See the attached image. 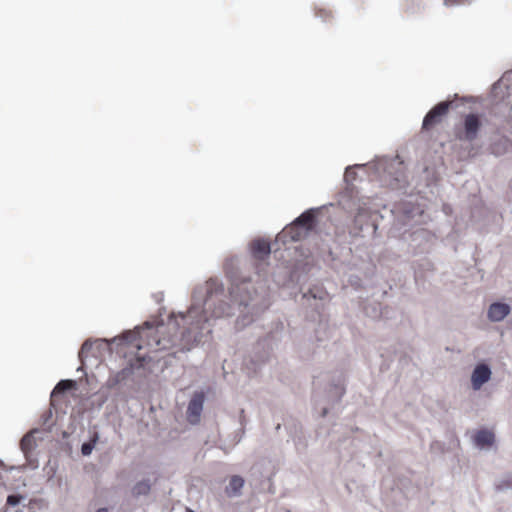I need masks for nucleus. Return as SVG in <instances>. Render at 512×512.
<instances>
[{
    "mask_svg": "<svg viewBox=\"0 0 512 512\" xmlns=\"http://www.w3.org/2000/svg\"><path fill=\"white\" fill-rule=\"evenodd\" d=\"M464 0H444L446 6L460 5L463 4Z\"/></svg>",
    "mask_w": 512,
    "mask_h": 512,
    "instance_id": "obj_36",
    "label": "nucleus"
},
{
    "mask_svg": "<svg viewBox=\"0 0 512 512\" xmlns=\"http://www.w3.org/2000/svg\"><path fill=\"white\" fill-rule=\"evenodd\" d=\"M390 212L394 219L393 224L398 229L406 226L413 227L414 225L425 222L427 218L420 204L407 199L394 203Z\"/></svg>",
    "mask_w": 512,
    "mask_h": 512,
    "instance_id": "obj_8",
    "label": "nucleus"
},
{
    "mask_svg": "<svg viewBox=\"0 0 512 512\" xmlns=\"http://www.w3.org/2000/svg\"><path fill=\"white\" fill-rule=\"evenodd\" d=\"M154 328H155V321H146L143 323L142 327H136L133 332H131V331L124 332L123 335L121 337H119V340L124 342L125 344L133 345L134 342L138 338H140V339L143 338V333L145 331H149V333H147V335H146L147 337H149L150 333L154 330ZM117 340H118V338L115 337V338H113L112 342H115Z\"/></svg>",
    "mask_w": 512,
    "mask_h": 512,
    "instance_id": "obj_15",
    "label": "nucleus"
},
{
    "mask_svg": "<svg viewBox=\"0 0 512 512\" xmlns=\"http://www.w3.org/2000/svg\"><path fill=\"white\" fill-rule=\"evenodd\" d=\"M81 363H82V365H81V366H79V367L77 368V372H83V373L85 374V370H84V368H83L84 361H83V362H81Z\"/></svg>",
    "mask_w": 512,
    "mask_h": 512,
    "instance_id": "obj_38",
    "label": "nucleus"
},
{
    "mask_svg": "<svg viewBox=\"0 0 512 512\" xmlns=\"http://www.w3.org/2000/svg\"><path fill=\"white\" fill-rule=\"evenodd\" d=\"M290 439L294 442L295 448L298 452H302L306 449L307 440L304 437L303 433H299L297 434V436H293Z\"/></svg>",
    "mask_w": 512,
    "mask_h": 512,
    "instance_id": "obj_30",
    "label": "nucleus"
},
{
    "mask_svg": "<svg viewBox=\"0 0 512 512\" xmlns=\"http://www.w3.org/2000/svg\"><path fill=\"white\" fill-rule=\"evenodd\" d=\"M121 382H122V381H121L119 378H117V376H116V375H114V376L110 377V378L107 380V386H108V388L113 389V388H115L118 384H120Z\"/></svg>",
    "mask_w": 512,
    "mask_h": 512,
    "instance_id": "obj_34",
    "label": "nucleus"
},
{
    "mask_svg": "<svg viewBox=\"0 0 512 512\" xmlns=\"http://www.w3.org/2000/svg\"><path fill=\"white\" fill-rule=\"evenodd\" d=\"M318 208H310L300 214L294 221L287 225L275 239L276 250L281 249V245L287 248L289 242H298L305 239L312 232L317 224Z\"/></svg>",
    "mask_w": 512,
    "mask_h": 512,
    "instance_id": "obj_5",
    "label": "nucleus"
},
{
    "mask_svg": "<svg viewBox=\"0 0 512 512\" xmlns=\"http://www.w3.org/2000/svg\"><path fill=\"white\" fill-rule=\"evenodd\" d=\"M495 489L497 492L512 491V476L506 475L495 483Z\"/></svg>",
    "mask_w": 512,
    "mask_h": 512,
    "instance_id": "obj_28",
    "label": "nucleus"
},
{
    "mask_svg": "<svg viewBox=\"0 0 512 512\" xmlns=\"http://www.w3.org/2000/svg\"><path fill=\"white\" fill-rule=\"evenodd\" d=\"M152 489V481L150 478H143L139 481H137L132 487H131V496L134 499H140L141 497H146L150 494Z\"/></svg>",
    "mask_w": 512,
    "mask_h": 512,
    "instance_id": "obj_22",
    "label": "nucleus"
},
{
    "mask_svg": "<svg viewBox=\"0 0 512 512\" xmlns=\"http://www.w3.org/2000/svg\"><path fill=\"white\" fill-rule=\"evenodd\" d=\"M365 165L364 164H356L354 166H347L345 168V173H344V180L349 183L353 180L356 179V172L354 171L355 168H360V167H364Z\"/></svg>",
    "mask_w": 512,
    "mask_h": 512,
    "instance_id": "obj_31",
    "label": "nucleus"
},
{
    "mask_svg": "<svg viewBox=\"0 0 512 512\" xmlns=\"http://www.w3.org/2000/svg\"><path fill=\"white\" fill-rule=\"evenodd\" d=\"M271 251V243L262 238H257L250 243V252L255 260L263 261L270 255Z\"/></svg>",
    "mask_w": 512,
    "mask_h": 512,
    "instance_id": "obj_17",
    "label": "nucleus"
},
{
    "mask_svg": "<svg viewBox=\"0 0 512 512\" xmlns=\"http://www.w3.org/2000/svg\"><path fill=\"white\" fill-rule=\"evenodd\" d=\"M284 426L289 434V438H291L293 436H297V434H299V433H302V426H301L300 422H298L294 419H291V420L285 422Z\"/></svg>",
    "mask_w": 512,
    "mask_h": 512,
    "instance_id": "obj_29",
    "label": "nucleus"
},
{
    "mask_svg": "<svg viewBox=\"0 0 512 512\" xmlns=\"http://www.w3.org/2000/svg\"><path fill=\"white\" fill-rule=\"evenodd\" d=\"M345 394V379L343 375L334 376L323 394L315 392L313 395V406L320 417H325L331 409L335 408Z\"/></svg>",
    "mask_w": 512,
    "mask_h": 512,
    "instance_id": "obj_7",
    "label": "nucleus"
},
{
    "mask_svg": "<svg viewBox=\"0 0 512 512\" xmlns=\"http://www.w3.org/2000/svg\"><path fill=\"white\" fill-rule=\"evenodd\" d=\"M39 431L40 430L38 428H34L29 433L25 434L20 440V449L31 468L38 467V462L37 459L33 456V451L36 447L34 434L38 433Z\"/></svg>",
    "mask_w": 512,
    "mask_h": 512,
    "instance_id": "obj_13",
    "label": "nucleus"
},
{
    "mask_svg": "<svg viewBox=\"0 0 512 512\" xmlns=\"http://www.w3.org/2000/svg\"><path fill=\"white\" fill-rule=\"evenodd\" d=\"M99 440V433L97 431H93L90 435V438L88 441H85L81 445V454L83 456H89L91 455L93 449L95 448L97 442Z\"/></svg>",
    "mask_w": 512,
    "mask_h": 512,
    "instance_id": "obj_27",
    "label": "nucleus"
},
{
    "mask_svg": "<svg viewBox=\"0 0 512 512\" xmlns=\"http://www.w3.org/2000/svg\"><path fill=\"white\" fill-rule=\"evenodd\" d=\"M347 454H348L349 456H352V455L354 454V451H349V452H347Z\"/></svg>",
    "mask_w": 512,
    "mask_h": 512,
    "instance_id": "obj_41",
    "label": "nucleus"
},
{
    "mask_svg": "<svg viewBox=\"0 0 512 512\" xmlns=\"http://www.w3.org/2000/svg\"><path fill=\"white\" fill-rule=\"evenodd\" d=\"M25 497L19 493H13L7 496L6 499V505L9 507H16L18 506Z\"/></svg>",
    "mask_w": 512,
    "mask_h": 512,
    "instance_id": "obj_32",
    "label": "nucleus"
},
{
    "mask_svg": "<svg viewBox=\"0 0 512 512\" xmlns=\"http://www.w3.org/2000/svg\"><path fill=\"white\" fill-rule=\"evenodd\" d=\"M237 256L227 258L224 270L232 282L226 291L223 282L218 278H210L197 285L192 292V302L186 313L180 312L178 320L172 314L167 323L168 338L155 340L159 349L168 346L178 350L168 353L166 364L171 357L185 354L194 346L208 340L212 332V319L232 316L239 313L236 325L245 327L252 323L260 313L270 306L269 289L263 280L256 283L249 277L240 275Z\"/></svg>",
    "mask_w": 512,
    "mask_h": 512,
    "instance_id": "obj_1",
    "label": "nucleus"
},
{
    "mask_svg": "<svg viewBox=\"0 0 512 512\" xmlns=\"http://www.w3.org/2000/svg\"><path fill=\"white\" fill-rule=\"evenodd\" d=\"M403 238L413 254L426 252L430 245L434 243L435 234L430 230L418 227L414 230H404Z\"/></svg>",
    "mask_w": 512,
    "mask_h": 512,
    "instance_id": "obj_9",
    "label": "nucleus"
},
{
    "mask_svg": "<svg viewBox=\"0 0 512 512\" xmlns=\"http://www.w3.org/2000/svg\"><path fill=\"white\" fill-rule=\"evenodd\" d=\"M96 512H108V509L106 507H102L97 509Z\"/></svg>",
    "mask_w": 512,
    "mask_h": 512,
    "instance_id": "obj_39",
    "label": "nucleus"
},
{
    "mask_svg": "<svg viewBox=\"0 0 512 512\" xmlns=\"http://www.w3.org/2000/svg\"><path fill=\"white\" fill-rule=\"evenodd\" d=\"M75 388H76V381L75 380L63 379V380H60L56 384V386L52 390L51 396H54V395H57V394L63 395L67 391L75 389Z\"/></svg>",
    "mask_w": 512,
    "mask_h": 512,
    "instance_id": "obj_26",
    "label": "nucleus"
},
{
    "mask_svg": "<svg viewBox=\"0 0 512 512\" xmlns=\"http://www.w3.org/2000/svg\"><path fill=\"white\" fill-rule=\"evenodd\" d=\"M244 478L240 475H233L228 485L225 487V493L228 497L234 498L241 495L242 488L244 486Z\"/></svg>",
    "mask_w": 512,
    "mask_h": 512,
    "instance_id": "obj_23",
    "label": "nucleus"
},
{
    "mask_svg": "<svg viewBox=\"0 0 512 512\" xmlns=\"http://www.w3.org/2000/svg\"><path fill=\"white\" fill-rule=\"evenodd\" d=\"M186 512H195V511L192 510V509L187 508Z\"/></svg>",
    "mask_w": 512,
    "mask_h": 512,
    "instance_id": "obj_42",
    "label": "nucleus"
},
{
    "mask_svg": "<svg viewBox=\"0 0 512 512\" xmlns=\"http://www.w3.org/2000/svg\"><path fill=\"white\" fill-rule=\"evenodd\" d=\"M453 102L449 100L441 101L433 106L425 115L422 122V129L429 130L436 124H438L442 117L447 114Z\"/></svg>",
    "mask_w": 512,
    "mask_h": 512,
    "instance_id": "obj_12",
    "label": "nucleus"
},
{
    "mask_svg": "<svg viewBox=\"0 0 512 512\" xmlns=\"http://www.w3.org/2000/svg\"><path fill=\"white\" fill-rule=\"evenodd\" d=\"M510 311L511 307L509 304L496 301L489 305L487 318L491 322H500L509 315Z\"/></svg>",
    "mask_w": 512,
    "mask_h": 512,
    "instance_id": "obj_18",
    "label": "nucleus"
},
{
    "mask_svg": "<svg viewBox=\"0 0 512 512\" xmlns=\"http://www.w3.org/2000/svg\"><path fill=\"white\" fill-rule=\"evenodd\" d=\"M52 418V411H45L41 416L42 424H46Z\"/></svg>",
    "mask_w": 512,
    "mask_h": 512,
    "instance_id": "obj_35",
    "label": "nucleus"
},
{
    "mask_svg": "<svg viewBox=\"0 0 512 512\" xmlns=\"http://www.w3.org/2000/svg\"><path fill=\"white\" fill-rule=\"evenodd\" d=\"M374 174L382 186L406 192L408 179L403 161L398 156L381 158L373 164Z\"/></svg>",
    "mask_w": 512,
    "mask_h": 512,
    "instance_id": "obj_4",
    "label": "nucleus"
},
{
    "mask_svg": "<svg viewBox=\"0 0 512 512\" xmlns=\"http://www.w3.org/2000/svg\"><path fill=\"white\" fill-rule=\"evenodd\" d=\"M490 152L495 156H502L512 150V141L506 136H496L490 144Z\"/></svg>",
    "mask_w": 512,
    "mask_h": 512,
    "instance_id": "obj_20",
    "label": "nucleus"
},
{
    "mask_svg": "<svg viewBox=\"0 0 512 512\" xmlns=\"http://www.w3.org/2000/svg\"><path fill=\"white\" fill-rule=\"evenodd\" d=\"M284 323L276 320L271 323L269 332L254 345L249 358L245 361L247 369L256 373L269 360L274 348L281 342L284 334Z\"/></svg>",
    "mask_w": 512,
    "mask_h": 512,
    "instance_id": "obj_3",
    "label": "nucleus"
},
{
    "mask_svg": "<svg viewBox=\"0 0 512 512\" xmlns=\"http://www.w3.org/2000/svg\"><path fill=\"white\" fill-rule=\"evenodd\" d=\"M377 229L378 225L375 218L365 211L360 210L354 217L350 233L353 236L362 238L374 237Z\"/></svg>",
    "mask_w": 512,
    "mask_h": 512,
    "instance_id": "obj_10",
    "label": "nucleus"
},
{
    "mask_svg": "<svg viewBox=\"0 0 512 512\" xmlns=\"http://www.w3.org/2000/svg\"><path fill=\"white\" fill-rule=\"evenodd\" d=\"M143 364H144V358L143 357H138L136 359V363L135 364L131 362L128 366H126L125 368L121 369L115 375L117 376V378H119L123 382V381H125L127 378H129L133 374V371H134L135 368L139 369V368L143 367Z\"/></svg>",
    "mask_w": 512,
    "mask_h": 512,
    "instance_id": "obj_24",
    "label": "nucleus"
},
{
    "mask_svg": "<svg viewBox=\"0 0 512 512\" xmlns=\"http://www.w3.org/2000/svg\"><path fill=\"white\" fill-rule=\"evenodd\" d=\"M280 428H281V424H277V426L275 427L276 431H278Z\"/></svg>",
    "mask_w": 512,
    "mask_h": 512,
    "instance_id": "obj_40",
    "label": "nucleus"
},
{
    "mask_svg": "<svg viewBox=\"0 0 512 512\" xmlns=\"http://www.w3.org/2000/svg\"><path fill=\"white\" fill-rule=\"evenodd\" d=\"M313 266L308 262H299L287 272V280L283 283L287 287H298L301 293V305L313 313L320 314L324 304L329 299L325 287L312 281Z\"/></svg>",
    "mask_w": 512,
    "mask_h": 512,
    "instance_id": "obj_2",
    "label": "nucleus"
},
{
    "mask_svg": "<svg viewBox=\"0 0 512 512\" xmlns=\"http://www.w3.org/2000/svg\"><path fill=\"white\" fill-rule=\"evenodd\" d=\"M205 398L206 395L204 391L201 390L194 392L187 407V414L190 418H195L196 420L199 419L203 410Z\"/></svg>",
    "mask_w": 512,
    "mask_h": 512,
    "instance_id": "obj_19",
    "label": "nucleus"
},
{
    "mask_svg": "<svg viewBox=\"0 0 512 512\" xmlns=\"http://www.w3.org/2000/svg\"><path fill=\"white\" fill-rule=\"evenodd\" d=\"M163 328H164V323H163V321H161V322H160V323H158V324H157V326H156V333H157V334L162 333V332L160 331V329H163Z\"/></svg>",
    "mask_w": 512,
    "mask_h": 512,
    "instance_id": "obj_37",
    "label": "nucleus"
},
{
    "mask_svg": "<svg viewBox=\"0 0 512 512\" xmlns=\"http://www.w3.org/2000/svg\"><path fill=\"white\" fill-rule=\"evenodd\" d=\"M473 442L478 449L490 448L495 443V434L486 428L480 429L474 434Z\"/></svg>",
    "mask_w": 512,
    "mask_h": 512,
    "instance_id": "obj_21",
    "label": "nucleus"
},
{
    "mask_svg": "<svg viewBox=\"0 0 512 512\" xmlns=\"http://www.w3.org/2000/svg\"><path fill=\"white\" fill-rule=\"evenodd\" d=\"M482 127L481 115L478 113H468L464 116L463 127L456 132V136L461 141L473 142Z\"/></svg>",
    "mask_w": 512,
    "mask_h": 512,
    "instance_id": "obj_11",
    "label": "nucleus"
},
{
    "mask_svg": "<svg viewBox=\"0 0 512 512\" xmlns=\"http://www.w3.org/2000/svg\"><path fill=\"white\" fill-rule=\"evenodd\" d=\"M109 345L110 342L104 338L95 340L87 339L84 341L78 352V358L83 362L89 353H91L92 356L97 357V353H101V351Z\"/></svg>",
    "mask_w": 512,
    "mask_h": 512,
    "instance_id": "obj_14",
    "label": "nucleus"
},
{
    "mask_svg": "<svg viewBox=\"0 0 512 512\" xmlns=\"http://www.w3.org/2000/svg\"><path fill=\"white\" fill-rule=\"evenodd\" d=\"M512 91V70L493 84L491 89L492 113L508 123H512V104L506 100Z\"/></svg>",
    "mask_w": 512,
    "mask_h": 512,
    "instance_id": "obj_6",
    "label": "nucleus"
},
{
    "mask_svg": "<svg viewBox=\"0 0 512 512\" xmlns=\"http://www.w3.org/2000/svg\"><path fill=\"white\" fill-rule=\"evenodd\" d=\"M491 375L492 371L488 364H477L471 374V385L473 390L481 389V387L490 380Z\"/></svg>",
    "mask_w": 512,
    "mask_h": 512,
    "instance_id": "obj_16",
    "label": "nucleus"
},
{
    "mask_svg": "<svg viewBox=\"0 0 512 512\" xmlns=\"http://www.w3.org/2000/svg\"><path fill=\"white\" fill-rule=\"evenodd\" d=\"M316 17L322 18L324 21H327L328 18L332 17L330 11H326L325 9H318L315 12Z\"/></svg>",
    "mask_w": 512,
    "mask_h": 512,
    "instance_id": "obj_33",
    "label": "nucleus"
},
{
    "mask_svg": "<svg viewBox=\"0 0 512 512\" xmlns=\"http://www.w3.org/2000/svg\"><path fill=\"white\" fill-rule=\"evenodd\" d=\"M2 464V461L0 460V465Z\"/></svg>",
    "mask_w": 512,
    "mask_h": 512,
    "instance_id": "obj_43",
    "label": "nucleus"
},
{
    "mask_svg": "<svg viewBox=\"0 0 512 512\" xmlns=\"http://www.w3.org/2000/svg\"><path fill=\"white\" fill-rule=\"evenodd\" d=\"M362 311L371 319H379L382 316V307L380 303H363Z\"/></svg>",
    "mask_w": 512,
    "mask_h": 512,
    "instance_id": "obj_25",
    "label": "nucleus"
}]
</instances>
